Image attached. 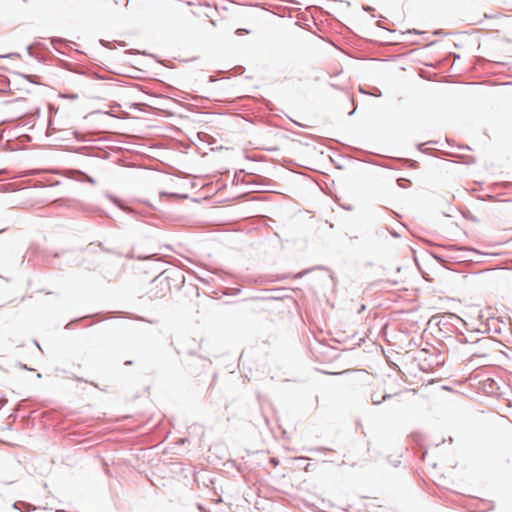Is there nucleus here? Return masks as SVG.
<instances>
[{
    "instance_id": "7ed1b4c3",
    "label": "nucleus",
    "mask_w": 512,
    "mask_h": 512,
    "mask_svg": "<svg viewBox=\"0 0 512 512\" xmlns=\"http://www.w3.org/2000/svg\"><path fill=\"white\" fill-rule=\"evenodd\" d=\"M108 198L115 204H117L120 208L124 209L125 208L120 204L119 200L117 198H115L114 196L112 195H108Z\"/></svg>"
},
{
    "instance_id": "f257e3e1",
    "label": "nucleus",
    "mask_w": 512,
    "mask_h": 512,
    "mask_svg": "<svg viewBox=\"0 0 512 512\" xmlns=\"http://www.w3.org/2000/svg\"><path fill=\"white\" fill-rule=\"evenodd\" d=\"M476 336H471L470 340L464 335L457 338L459 342L457 353L464 361H472L475 357H485L487 355L486 346L490 341L489 338H478Z\"/></svg>"
},
{
    "instance_id": "20e7f679",
    "label": "nucleus",
    "mask_w": 512,
    "mask_h": 512,
    "mask_svg": "<svg viewBox=\"0 0 512 512\" xmlns=\"http://www.w3.org/2000/svg\"><path fill=\"white\" fill-rule=\"evenodd\" d=\"M81 174L84 176L85 181H87L88 183H90V184H95L96 183V181L92 177H90V176H88V175H86L84 173H81Z\"/></svg>"
},
{
    "instance_id": "f03ea898",
    "label": "nucleus",
    "mask_w": 512,
    "mask_h": 512,
    "mask_svg": "<svg viewBox=\"0 0 512 512\" xmlns=\"http://www.w3.org/2000/svg\"><path fill=\"white\" fill-rule=\"evenodd\" d=\"M390 395L386 394L384 395L381 399H378V396H372V402L373 404H380L382 401L386 400L387 398H389Z\"/></svg>"
},
{
    "instance_id": "39448f33",
    "label": "nucleus",
    "mask_w": 512,
    "mask_h": 512,
    "mask_svg": "<svg viewBox=\"0 0 512 512\" xmlns=\"http://www.w3.org/2000/svg\"><path fill=\"white\" fill-rule=\"evenodd\" d=\"M244 32L248 33V31L245 30V29H238L236 33L237 34H244Z\"/></svg>"
}]
</instances>
